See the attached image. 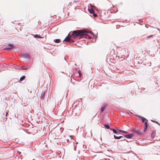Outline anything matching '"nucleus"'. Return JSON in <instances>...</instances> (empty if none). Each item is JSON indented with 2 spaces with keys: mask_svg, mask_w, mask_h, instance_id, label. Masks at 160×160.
I'll return each instance as SVG.
<instances>
[{
  "mask_svg": "<svg viewBox=\"0 0 160 160\" xmlns=\"http://www.w3.org/2000/svg\"><path fill=\"white\" fill-rule=\"evenodd\" d=\"M104 126L107 129H109V126L108 124H105L104 125Z\"/></svg>",
  "mask_w": 160,
  "mask_h": 160,
  "instance_id": "obj_17",
  "label": "nucleus"
},
{
  "mask_svg": "<svg viewBox=\"0 0 160 160\" xmlns=\"http://www.w3.org/2000/svg\"><path fill=\"white\" fill-rule=\"evenodd\" d=\"M25 76H22L20 78V81H22L24 79H25Z\"/></svg>",
  "mask_w": 160,
  "mask_h": 160,
  "instance_id": "obj_14",
  "label": "nucleus"
},
{
  "mask_svg": "<svg viewBox=\"0 0 160 160\" xmlns=\"http://www.w3.org/2000/svg\"><path fill=\"white\" fill-rule=\"evenodd\" d=\"M137 116L138 117L141 118V120L142 121V122H144L145 121V120H146L147 121H148V120L147 119H146L145 118H144L143 117H142V116H139L138 115H137Z\"/></svg>",
  "mask_w": 160,
  "mask_h": 160,
  "instance_id": "obj_7",
  "label": "nucleus"
},
{
  "mask_svg": "<svg viewBox=\"0 0 160 160\" xmlns=\"http://www.w3.org/2000/svg\"><path fill=\"white\" fill-rule=\"evenodd\" d=\"M93 16L94 17H97V15L96 14H93Z\"/></svg>",
  "mask_w": 160,
  "mask_h": 160,
  "instance_id": "obj_26",
  "label": "nucleus"
},
{
  "mask_svg": "<svg viewBox=\"0 0 160 160\" xmlns=\"http://www.w3.org/2000/svg\"><path fill=\"white\" fill-rule=\"evenodd\" d=\"M100 139H101V140H102V138H101H101H100Z\"/></svg>",
  "mask_w": 160,
  "mask_h": 160,
  "instance_id": "obj_34",
  "label": "nucleus"
},
{
  "mask_svg": "<svg viewBox=\"0 0 160 160\" xmlns=\"http://www.w3.org/2000/svg\"><path fill=\"white\" fill-rule=\"evenodd\" d=\"M7 114H8V113H6L5 115H4V116L3 117V119L4 121H5L6 120V119H7Z\"/></svg>",
  "mask_w": 160,
  "mask_h": 160,
  "instance_id": "obj_13",
  "label": "nucleus"
},
{
  "mask_svg": "<svg viewBox=\"0 0 160 160\" xmlns=\"http://www.w3.org/2000/svg\"><path fill=\"white\" fill-rule=\"evenodd\" d=\"M144 127H147L148 126V123L147 121H145L144 122Z\"/></svg>",
  "mask_w": 160,
  "mask_h": 160,
  "instance_id": "obj_19",
  "label": "nucleus"
},
{
  "mask_svg": "<svg viewBox=\"0 0 160 160\" xmlns=\"http://www.w3.org/2000/svg\"><path fill=\"white\" fill-rule=\"evenodd\" d=\"M121 139V141H122L124 140H125V139L124 138V139H122V138ZM125 141H126L127 142H128V141H127V140H125Z\"/></svg>",
  "mask_w": 160,
  "mask_h": 160,
  "instance_id": "obj_24",
  "label": "nucleus"
},
{
  "mask_svg": "<svg viewBox=\"0 0 160 160\" xmlns=\"http://www.w3.org/2000/svg\"><path fill=\"white\" fill-rule=\"evenodd\" d=\"M88 135V137H92V131H90V132L88 133L87 132H86V135Z\"/></svg>",
  "mask_w": 160,
  "mask_h": 160,
  "instance_id": "obj_10",
  "label": "nucleus"
},
{
  "mask_svg": "<svg viewBox=\"0 0 160 160\" xmlns=\"http://www.w3.org/2000/svg\"><path fill=\"white\" fill-rule=\"evenodd\" d=\"M67 140V142H68V141H69V140H68H68Z\"/></svg>",
  "mask_w": 160,
  "mask_h": 160,
  "instance_id": "obj_32",
  "label": "nucleus"
},
{
  "mask_svg": "<svg viewBox=\"0 0 160 160\" xmlns=\"http://www.w3.org/2000/svg\"><path fill=\"white\" fill-rule=\"evenodd\" d=\"M112 131L115 134H117V131L115 130V129H112Z\"/></svg>",
  "mask_w": 160,
  "mask_h": 160,
  "instance_id": "obj_20",
  "label": "nucleus"
},
{
  "mask_svg": "<svg viewBox=\"0 0 160 160\" xmlns=\"http://www.w3.org/2000/svg\"><path fill=\"white\" fill-rule=\"evenodd\" d=\"M21 57L24 58L29 59L30 58V55L28 53H23L22 54Z\"/></svg>",
  "mask_w": 160,
  "mask_h": 160,
  "instance_id": "obj_3",
  "label": "nucleus"
},
{
  "mask_svg": "<svg viewBox=\"0 0 160 160\" xmlns=\"http://www.w3.org/2000/svg\"><path fill=\"white\" fill-rule=\"evenodd\" d=\"M4 115H5V114L4 113H2V115H1L2 117V118H3V117H4Z\"/></svg>",
  "mask_w": 160,
  "mask_h": 160,
  "instance_id": "obj_25",
  "label": "nucleus"
},
{
  "mask_svg": "<svg viewBox=\"0 0 160 160\" xmlns=\"http://www.w3.org/2000/svg\"><path fill=\"white\" fill-rule=\"evenodd\" d=\"M45 96V92L42 91L41 94L40 99H43L44 98Z\"/></svg>",
  "mask_w": 160,
  "mask_h": 160,
  "instance_id": "obj_8",
  "label": "nucleus"
},
{
  "mask_svg": "<svg viewBox=\"0 0 160 160\" xmlns=\"http://www.w3.org/2000/svg\"><path fill=\"white\" fill-rule=\"evenodd\" d=\"M13 46L12 44H9V47L7 48L6 49H11L12 48H13Z\"/></svg>",
  "mask_w": 160,
  "mask_h": 160,
  "instance_id": "obj_12",
  "label": "nucleus"
},
{
  "mask_svg": "<svg viewBox=\"0 0 160 160\" xmlns=\"http://www.w3.org/2000/svg\"><path fill=\"white\" fill-rule=\"evenodd\" d=\"M70 137L71 138V139H72V136H70Z\"/></svg>",
  "mask_w": 160,
  "mask_h": 160,
  "instance_id": "obj_28",
  "label": "nucleus"
},
{
  "mask_svg": "<svg viewBox=\"0 0 160 160\" xmlns=\"http://www.w3.org/2000/svg\"><path fill=\"white\" fill-rule=\"evenodd\" d=\"M86 31L83 30H78L73 31L72 33V36L75 39H80L81 38H89L90 36L88 35L86 33ZM71 35L69 34L68 36L64 39L63 41H65L67 43H71L74 42L73 40L70 39Z\"/></svg>",
  "mask_w": 160,
  "mask_h": 160,
  "instance_id": "obj_1",
  "label": "nucleus"
},
{
  "mask_svg": "<svg viewBox=\"0 0 160 160\" xmlns=\"http://www.w3.org/2000/svg\"><path fill=\"white\" fill-rule=\"evenodd\" d=\"M155 132L154 131H152V133L151 134V138H154L155 137Z\"/></svg>",
  "mask_w": 160,
  "mask_h": 160,
  "instance_id": "obj_11",
  "label": "nucleus"
},
{
  "mask_svg": "<svg viewBox=\"0 0 160 160\" xmlns=\"http://www.w3.org/2000/svg\"><path fill=\"white\" fill-rule=\"evenodd\" d=\"M156 122V123H158V122H157V121H155V122Z\"/></svg>",
  "mask_w": 160,
  "mask_h": 160,
  "instance_id": "obj_30",
  "label": "nucleus"
},
{
  "mask_svg": "<svg viewBox=\"0 0 160 160\" xmlns=\"http://www.w3.org/2000/svg\"><path fill=\"white\" fill-rule=\"evenodd\" d=\"M18 152L19 153V154H20L21 153V152H20L18 151Z\"/></svg>",
  "mask_w": 160,
  "mask_h": 160,
  "instance_id": "obj_27",
  "label": "nucleus"
},
{
  "mask_svg": "<svg viewBox=\"0 0 160 160\" xmlns=\"http://www.w3.org/2000/svg\"><path fill=\"white\" fill-rule=\"evenodd\" d=\"M132 132H134L137 134L140 135L142 134L141 131L140 130H138L136 128L135 129L132 128Z\"/></svg>",
  "mask_w": 160,
  "mask_h": 160,
  "instance_id": "obj_2",
  "label": "nucleus"
},
{
  "mask_svg": "<svg viewBox=\"0 0 160 160\" xmlns=\"http://www.w3.org/2000/svg\"><path fill=\"white\" fill-rule=\"evenodd\" d=\"M151 121H152V122H155L154 120H152Z\"/></svg>",
  "mask_w": 160,
  "mask_h": 160,
  "instance_id": "obj_33",
  "label": "nucleus"
},
{
  "mask_svg": "<svg viewBox=\"0 0 160 160\" xmlns=\"http://www.w3.org/2000/svg\"><path fill=\"white\" fill-rule=\"evenodd\" d=\"M78 76H79L80 77H81V73H80V71H78Z\"/></svg>",
  "mask_w": 160,
  "mask_h": 160,
  "instance_id": "obj_22",
  "label": "nucleus"
},
{
  "mask_svg": "<svg viewBox=\"0 0 160 160\" xmlns=\"http://www.w3.org/2000/svg\"><path fill=\"white\" fill-rule=\"evenodd\" d=\"M21 68L24 70H25L27 69V68H25L24 66H22L20 67Z\"/></svg>",
  "mask_w": 160,
  "mask_h": 160,
  "instance_id": "obj_21",
  "label": "nucleus"
},
{
  "mask_svg": "<svg viewBox=\"0 0 160 160\" xmlns=\"http://www.w3.org/2000/svg\"><path fill=\"white\" fill-rule=\"evenodd\" d=\"M133 136V134L132 133H131L129 134H126L124 135V137L126 138L130 139Z\"/></svg>",
  "mask_w": 160,
  "mask_h": 160,
  "instance_id": "obj_4",
  "label": "nucleus"
},
{
  "mask_svg": "<svg viewBox=\"0 0 160 160\" xmlns=\"http://www.w3.org/2000/svg\"><path fill=\"white\" fill-rule=\"evenodd\" d=\"M60 41V39H56L54 40V42L56 43H59Z\"/></svg>",
  "mask_w": 160,
  "mask_h": 160,
  "instance_id": "obj_18",
  "label": "nucleus"
},
{
  "mask_svg": "<svg viewBox=\"0 0 160 160\" xmlns=\"http://www.w3.org/2000/svg\"><path fill=\"white\" fill-rule=\"evenodd\" d=\"M88 10L89 12L91 14L93 13L94 12L92 6H91V8H90L88 9Z\"/></svg>",
  "mask_w": 160,
  "mask_h": 160,
  "instance_id": "obj_6",
  "label": "nucleus"
},
{
  "mask_svg": "<svg viewBox=\"0 0 160 160\" xmlns=\"http://www.w3.org/2000/svg\"><path fill=\"white\" fill-rule=\"evenodd\" d=\"M152 36H149L148 37V38H150V37H151Z\"/></svg>",
  "mask_w": 160,
  "mask_h": 160,
  "instance_id": "obj_29",
  "label": "nucleus"
},
{
  "mask_svg": "<svg viewBox=\"0 0 160 160\" xmlns=\"http://www.w3.org/2000/svg\"><path fill=\"white\" fill-rule=\"evenodd\" d=\"M114 137L115 139H121L122 138L124 139V137L121 136L118 137L115 136V135H114Z\"/></svg>",
  "mask_w": 160,
  "mask_h": 160,
  "instance_id": "obj_9",
  "label": "nucleus"
},
{
  "mask_svg": "<svg viewBox=\"0 0 160 160\" xmlns=\"http://www.w3.org/2000/svg\"><path fill=\"white\" fill-rule=\"evenodd\" d=\"M147 128H148V127H144V132H145L147 130Z\"/></svg>",
  "mask_w": 160,
  "mask_h": 160,
  "instance_id": "obj_23",
  "label": "nucleus"
},
{
  "mask_svg": "<svg viewBox=\"0 0 160 160\" xmlns=\"http://www.w3.org/2000/svg\"><path fill=\"white\" fill-rule=\"evenodd\" d=\"M105 108L106 107L105 106H103L101 108V112H102L104 111V110Z\"/></svg>",
  "mask_w": 160,
  "mask_h": 160,
  "instance_id": "obj_15",
  "label": "nucleus"
},
{
  "mask_svg": "<svg viewBox=\"0 0 160 160\" xmlns=\"http://www.w3.org/2000/svg\"><path fill=\"white\" fill-rule=\"evenodd\" d=\"M34 37L35 38H42V37H41V36L40 35H38V34L35 35L34 36Z\"/></svg>",
  "mask_w": 160,
  "mask_h": 160,
  "instance_id": "obj_16",
  "label": "nucleus"
},
{
  "mask_svg": "<svg viewBox=\"0 0 160 160\" xmlns=\"http://www.w3.org/2000/svg\"><path fill=\"white\" fill-rule=\"evenodd\" d=\"M16 52H17L18 51H15Z\"/></svg>",
  "mask_w": 160,
  "mask_h": 160,
  "instance_id": "obj_31",
  "label": "nucleus"
},
{
  "mask_svg": "<svg viewBox=\"0 0 160 160\" xmlns=\"http://www.w3.org/2000/svg\"><path fill=\"white\" fill-rule=\"evenodd\" d=\"M117 130L118 131H119V132L123 133H128V132H127L126 131L121 130V128H117Z\"/></svg>",
  "mask_w": 160,
  "mask_h": 160,
  "instance_id": "obj_5",
  "label": "nucleus"
}]
</instances>
